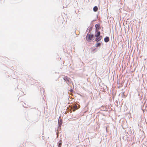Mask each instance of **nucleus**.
I'll return each instance as SVG.
<instances>
[{
	"label": "nucleus",
	"mask_w": 147,
	"mask_h": 147,
	"mask_svg": "<svg viewBox=\"0 0 147 147\" xmlns=\"http://www.w3.org/2000/svg\"><path fill=\"white\" fill-rule=\"evenodd\" d=\"M96 38L95 39V41L96 42L99 41L102 38V36H99L96 37Z\"/></svg>",
	"instance_id": "2"
},
{
	"label": "nucleus",
	"mask_w": 147,
	"mask_h": 147,
	"mask_svg": "<svg viewBox=\"0 0 147 147\" xmlns=\"http://www.w3.org/2000/svg\"><path fill=\"white\" fill-rule=\"evenodd\" d=\"M64 80H65V81H66V80H67L68 81H69V80L68 79V78L67 77H64Z\"/></svg>",
	"instance_id": "9"
},
{
	"label": "nucleus",
	"mask_w": 147,
	"mask_h": 147,
	"mask_svg": "<svg viewBox=\"0 0 147 147\" xmlns=\"http://www.w3.org/2000/svg\"><path fill=\"white\" fill-rule=\"evenodd\" d=\"M109 40V38L107 36L104 38V41L106 42H108Z\"/></svg>",
	"instance_id": "3"
},
{
	"label": "nucleus",
	"mask_w": 147,
	"mask_h": 147,
	"mask_svg": "<svg viewBox=\"0 0 147 147\" xmlns=\"http://www.w3.org/2000/svg\"><path fill=\"white\" fill-rule=\"evenodd\" d=\"M98 9V8L97 6H95L93 8V11L95 12H96L97 11Z\"/></svg>",
	"instance_id": "6"
},
{
	"label": "nucleus",
	"mask_w": 147,
	"mask_h": 147,
	"mask_svg": "<svg viewBox=\"0 0 147 147\" xmlns=\"http://www.w3.org/2000/svg\"><path fill=\"white\" fill-rule=\"evenodd\" d=\"M60 142L58 143V146L59 147H61L62 144V141L61 140H60L59 141Z\"/></svg>",
	"instance_id": "5"
},
{
	"label": "nucleus",
	"mask_w": 147,
	"mask_h": 147,
	"mask_svg": "<svg viewBox=\"0 0 147 147\" xmlns=\"http://www.w3.org/2000/svg\"><path fill=\"white\" fill-rule=\"evenodd\" d=\"M100 31H98V32H97L96 34L95 35V36L96 37H98V36H100Z\"/></svg>",
	"instance_id": "7"
},
{
	"label": "nucleus",
	"mask_w": 147,
	"mask_h": 147,
	"mask_svg": "<svg viewBox=\"0 0 147 147\" xmlns=\"http://www.w3.org/2000/svg\"><path fill=\"white\" fill-rule=\"evenodd\" d=\"M93 36V35H91L89 34H88L86 37V39L87 40L90 42L91 41Z\"/></svg>",
	"instance_id": "1"
},
{
	"label": "nucleus",
	"mask_w": 147,
	"mask_h": 147,
	"mask_svg": "<svg viewBox=\"0 0 147 147\" xmlns=\"http://www.w3.org/2000/svg\"><path fill=\"white\" fill-rule=\"evenodd\" d=\"M75 107H76H76H77V106H75Z\"/></svg>",
	"instance_id": "10"
},
{
	"label": "nucleus",
	"mask_w": 147,
	"mask_h": 147,
	"mask_svg": "<svg viewBox=\"0 0 147 147\" xmlns=\"http://www.w3.org/2000/svg\"><path fill=\"white\" fill-rule=\"evenodd\" d=\"M101 45V44L100 43H96V47H98L100 46Z\"/></svg>",
	"instance_id": "8"
},
{
	"label": "nucleus",
	"mask_w": 147,
	"mask_h": 147,
	"mask_svg": "<svg viewBox=\"0 0 147 147\" xmlns=\"http://www.w3.org/2000/svg\"><path fill=\"white\" fill-rule=\"evenodd\" d=\"M95 27L96 28V31H97L98 30L99 28V25L98 24H96L95 25Z\"/></svg>",
	"instance_id": "4"
}]
</instances>
